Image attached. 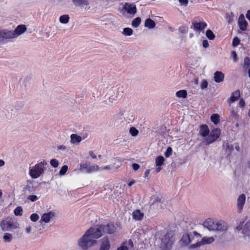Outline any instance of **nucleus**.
<instances>
[{
	"label": "nucleus",
	"mask_w": 250,
	"mask_h": 250,
	"mask_svg": "<svg viewBox=\"0 0 250 250\" xmlns=\"http://www.w3.org/2000/svg\"><path fill=\"white\" fill-rule=\"evenodd\" d=\"M198 134L204 137L202 143L206 145H209L219 138L220 135V130L218 128H215L209 133L208 126L204 125L200 126Z\"/></svg>",
	"instance_id": "nucleus-1"
},
{
	"label": "nucleus",
	"mask_w": 250,
	"mask_h": 250,
	"mask_svg": "<svg viewBox=\"0 0 250 250\" xmlns=\"http://www.w3.org/2000/svg\"><path fill=\"white\" fill-rule=\"evenodd\" d=\"M47 162L45 160L30 167L29 174L32 179H37L42 175L46 169Z\"/></svg>",
	"instance_id": "nucleus-2"
},
{
	"label": "nucleus",
	"mask_w": 250,
	"mask_h": 250,
	"mask_svg": "<svg viewBox=\"0 0 250 250\" xmlns=\"http://www.w3.org/2000/svg\"><path fill=\"white\" fill-rule=\"evenodd\" d=\"M97 243V241L93 239L86 231L79 239L78 245L83 250H87Z\"/></svg>",
	"instance_id": "nucleus-3"
},
{
	"label": "nucleus",
	"mask_w": 250,
	"mask_h": 250,
	"mask_svg": "<svg viewBox=\"0 0 250 250\" xmlns=\"http://www.w3.org/2000/svg\"><path fill=\"white\" fill-rule=\"evenodd\" d=\"M175 242L173 232L169 231L165 234L161 240V250H170Z\"/></svg>",
	"instance_id": "nucleus-4"
},
{
	"label": "nucleus",
	"mask_w": 250,
	"mask_h": 250,
	"mask_svg": "<svg viewBox=\"0 0 250 250\" xmlns=\"http://www.w3.org/2000/svg\"><path fill=\"white\" fill-rule=\"evenodd\" d=\"M86 232L93 239H98L104 234L102 226L98 227L90 228Z\"/></svg>",
	"instance_id": "nucleus-5"
},
{
	"label": "nucleus",
	"mask_w": 250,
	"mask_h": 250,
	"mask_svg": "<svg viewBox=\"0 0 250 250\" xmlns=\"http://www.w3.org/2000/svg\"><path fill=\"white\" fill-rule=\"evenodd\" d=\"M0 227L3 231H10L15 227L14 220L11 218H7L0 222Z\"/></svg>",
	"instance_id": "nucleus-6"
},
{
	"label": "nucleus",
	"mask_w": 250,
	"mask_h": 250,
	"mask_svg": "<svg viewBox=\"0 0 250 250\" xmlns=\"http://www.w3.org/2000/svg\"><path fill=\"white\" fill-rule=\"evenodd\" d=\"M214 239L213 237H204L200 242H197L196 243L193 244L189 246V249H193L200 247V246L206 244H210L213 243Z\"/></svg>",
	"instance_id": "nucleus-7"
},
{
	"label": "nucleus",
	"mask_w": 250,
	"mask_h": 250,
	"mask_svg": "<svg viewBox=\"0 0 250 250\" xmlns=\"http://www.w3.org/2000/svg\"><path fill=\"white\" fill-rule=\"evenodd\" d=\"M16 35V29L13 31L6 30H0V41L1 43L4 42V40L14 38Z\"/></svg>",
	"instance_id": "nucleus-8"
},
{
	"label": "nucleus",
	"mask_w": 250,
	"mask_h": 250,
	"mask_svg": "<svg viewBox=\"0 0 250 250\" xmlns=\"http://www.w3.org/2000/svg\"><path fill=\"white\" fill-rule=\"evenodd\" d=\"M192 25L193 29L198 33L203 31L207 26L206 22L202 21H198L197 20L192 22Z\"/></svg>",
	"instance_id": "nucleus-9"
},
{
	"label": "nucleus",
	"mask_w": 250,
	"mask_h": 250,
	"mask_svg": "<svg viewBox=\"0 0 250 250\" xmlns=\"http://www.w3.org/2000/svg\"><path fill=\"white\" fill-rule=\"evenodd\" d=\"M102 226L104 234L105 233L108 234H113L116 232L117 229V227L112 223H109L106 225Z\"/></svg>",
	"instance_id": "nucleus-10"
},
{
	"label": "nucleus",
	"mask_w": 250,
	"mask_h": 250,
	"mask_svg": "<svg viewBox=\"0 0 250 250\" xmlns=\"http://www.w3.org/2000/svg\"><path fill=\"white\" fill-rule=\"evenodd\" d=\"M124 9L127 14L132 15L137 12L136 5L134 3H125L124 5Z\"/></svg>",
	"instance_id": "nucleus-11"
},
{
	"label": "nucleus",
	"mask_w": 250,
	"mask_h": 250,
	"mask_svg": "<svg viewBox=\"0 0 250 250\" xmlns=\"http://www.w3.org/2000/svg\"><path fill=\"white\" fill-rule=\"evenodd\" d=\"M55 215V212L52 211H50L47 213H45L42 216L40 222L41 223L43 222L45 223H47L50 222V220L53 218Z\"/></svg>",
	"instance_id": "nucleus-12"
},
{
	"label": "nucleus",
	"mask_w": 250,
	"mask_h": 250,
	"mask_svg": "<svg viewBox=\"0 0 250 250\" xmlns=\"http://www.w3.org/2000/svg\"><path fill=\"white\" fill-rule=\"evenodd\" d=\"M246 201V196L245 194H242L238 197L237 200V206L239 212H241L243 209V206Z\"/></svg>",
	"instance_id": "nucleus-13"
},
{
	"label": "nucleus",
	"mask_w": 250,
	"mask_h": 250,
	"mask_svg": "<svg viewBox=\"0 0 250 250\" xmlns=\"http://www.w3.org/2000/svg\"><path fill=\"white\" fill-rule=\"evenodd\" d=\"M133 247V243L130 240L124 242L117 250H132Z\"/></svg>",
	"instance_id": "nucleus-14"
},
{
	"label": "nucleus",
	"mask_w": 250,
	"mask_h": 250,
	"mask_svg": "<svg viewBox=\"0 0 250 250\" xmlns=\"http://www.w3.org/2000/svg\"><path fill=\"white\" fill-rule=\"evenodd\" d=\"M203 226L209 230H215V222L210 219L206 220L203 223Z\"/></svg>",
	"instance_id": "nucleus-15"
},
{
	"label": "nucleus",
	"mask_w": 250,
	"mask_h": 250,
	"mask_svg": "<svg viewBox=\"0 0 250 250\" xmlns=\"http://www.w3.org/2000/svg\"><path fill=\"white\" fill-rule=\"evenodd\" d=\"M110 244L108 237H104L101 239V244L100 250H109Z\"/></svg>",
	"instance_id": "nucleus-16"
},
{
	"label": "nucleus",
	"mask_w": 250,
	"mask_h": 250,
	"mask_svg": "<svg viewBox=\"0 0 250 250\" xmlns=\"http://www.w3.org/2000/svg\"><path fill=\"white\" fill-rule=\"evenodd\" d=\"M189 241L190 243L194 242L196 243L197 242H200V239L201 238V235L197 233L196 231H194L193 232L189 233Z\"/></svg>",
	"instance_id": "nucleus-17"
},
{
	"label": "nucleus",
	"mask_w": 250,
	"mask_h": 250,
	"mask_svg": "<svg viewBox=\"0 0 250 250\" xmlns=\"http://www.w3.org/2000/svg\"><path fill=\"white\" fill-rule=\"evenodd\" d=\"M144 216V213L139 209H136L132 212V218L136 221H141Z\"/></svg>",
	"instance_id": "nucleus-18"
},
{
	"label": "nucleus",
	"mask_w": 250,
	"mask_h": 250,
	"mask_svg": "<svg viewBox=\"0 0 250 250\" xmlns=\"http://www.w3.org/2000/svg\"><path fill=\"white\" fill-rule=\"evenodd\" d=\"M215 230L224 231L227 230V226L226 224L222 221L215 222Z\"/></svg>",
	"instance_id": "nucleus-19"
},
{
	"label": "nucleus",
	"mask_w": 250,
	"mask_h": 250,
	"mask_svg": "<svg viewBox=\"0 0 250 250\" xmlns=\"http://www.w3.org/2000/svg\"><path fill=\"white\" fill-rule=\"evenodd\" d=\"M224 74L221 71H216L214 74V80L216 83H220L224 80Z\"/></svg>",
	"instance_id": "nucleus-20"
},
{
	"label": "nucleus",
	"mask_w": 250,
	"mask_h": 250,
	"mask_svg": "<svg viewBox=\"0 0 250 250\" xmlns=\"http://www.w3.org/2000/svg\"><path fill=\"white\" fill-rule=\"evenodd\" d=\"M82 140V137L76 134H72L70 136V142L71 144H77Z\"/></svg>",
	"instance_id": "nucleus-21"
},
{
	"label": "nucleus",
	"mask_w": 250,
	"mask_h": 250,
	"mask_svg": "<svg viewBox=\"0 0 250 250\" xmlns=\"http://www.w3.org/2000/svg\"><path fill=\"white\" fill-rule=\"evenodd\" d=\"M238 22L240 29L241 30L245 31L247 29V22L245 21L244 16H240L238 20Z\"/></svg>",
	"instance_id": "nucleus-22"
},
{
	"label": "nucleus",
	"mask_w": 250,
	"mask_h": 250,
	"mask_svg": "<svg viewBox=\"0 0 250 250\" xmlns=\"http://www.w3.org/2000/svg\"><path fill=\"white\" fill-rule=\"evenodd\" d=\"M27 30L25 25L21 24L17 26V36H19L24 33Z\"/></svg>",
	"instance_id": "nucleus-23"
},
{
	"label": "nucleus",
	"mask_w": 250,
	"mask_h": 250,
	"mask_svg": "<svg viewBox=\"0 0 250 250\" xmlns=\"http://www.w3.org/2000/svg\"><path fill=\"white\" fill-rule=\"evenodd\" d=\"M156 25L155 22L151 19H147L145 22V26L148 27L149 29H152L155 27Z\"/></svg>",
	"instance_id": "nucleus-24"
},
{
	"label": "nucleus",
	"mask_w": 250,
	"mask_h": 250,
	"mask_svg": "<svg viewBox=\"0 0 250 250\" xmlns=\"http://www.w3.org/2000/svg\"><path fill=\"white\" fill-rule=\"evenodd\" d=\"M189 233L184 234L181 239V241L184 245L188 246L190 244Z\"/></svg>",
	"instance_id": "nucleus-25"
},
{
	"label": "nucleus",
	"mask_w": 250,
	"mask_h": 250,
	"mask_svg": "<svg viewBox=\"0 0 250 250\" xmlns=\"http://www.w3.org/2000/svg\"><path fill=\"white\" fill-rule=\"evenodd\" d=\"M240 96V93L239 90H236L232 93L231 96L230 97V101L234 102L238 100Z\"/></svg>",
	"instance_id": "nucleus-26"
},
{
	"label": "nucleus",
	"mask_w": 250,
	"mask_h": 250,
	"mask_svg": "<svg viewBox=\"0 0 250 250\" xmlns=\"http://www.w3.org/2000/svg\"><path fill=\"white\" fill-rule=\"evenodd\" d=\"M99 170H100V167L99 166L96 164L90 165V164L89 163L88 173L98 171Z\"/></svg>",
	"instance_id": "nucleus-27"
},
{
	"label": "nucleus",
	"mask_w": 250,
	"mask_h": 250,
	"mask_svg": "<svg viewBox=\"0 0 250 250\" xmlns=\"http://www.w3.org/2000/svg\"><path fill=\"white\" fill-rule=\"evenodd\" d=\"M73 2L76 5L84 6L88 4L86 0H73Z\"/></svg>",
	"instance_id": "nucleus-28"
},
{
	"label": "nucleus",
	"mask_w": 250,
	"mask_h": 250,
	"mask_svg": "<svg viewBox=\"0 0 250 250\" xmlns=\"http://www.w3.org/2000/svg\"><path fill=\"white\" fill-rule=\"evenodd\" d=\"M165 161V158L162 156L157 157L155 159V164L157 167H161L163 165Z\"/></svg>",
	"instance_id": "nucleus-29"
},
{
	"label": "nucleus",
	"mask_w": 250,
	"mask_h": 250,
	"mask_svg": "<svg viewBox=\"0 0 250 250\" xmlns=\"http://www.w3.org/2000/svg\"><path fill=\"white\" fill-rule=\"evenodd\" d=\"M89 163H81L80 164V170L83 172L88 173Z\"/></svg>",
	"instance_id": "nucleus-30"
},
{
	"label": "nucleus",
	"mask_w": 250,
	"mask_h": 250,
	"mask_svg": "<svg viewBox=\"0 0 250 250\" xmlns=\"http://www.w3.org/2000/svg\"><path fill=\"white\" fill-rule=\"evenodd\" d=\"M164 202V200H162L161 198H160V197H156L155 198V200H154L153 202H152V204H156V205L158 206V207H160V208H164L165 207H163L162 205H161V204L162 203H163Z\"/></svg>",
	"instance_id": "nucleus-31"
},
{
	"label": "nucleus",
	"mask_w": 250,
	"mask_h": 250,
	"mask_svg": "<svg viewBox=\"0 0 250 250\" xmlns=\"http://www.w3.org/2000/svg\"><path fill=\"white\" fill-rule=\"evenodd\" d=\"M141 22V19L140 17L136 18L131 22V25L134 28L138 27Z\"/></svg>",
	"instance_id": "nucleus-32"
},
{
	"label": "nucleus",
	"mask_w": 250,
	"mask_h": 250,
	"mask_svg": "<svg viewBox=\"0 0 250 250\" xmlns=\"http://www.w3.org/2000/svg\"><path fill=\"white\" fill-rule=\"evenodd\" d=\"M176 95L179 98H185L187 96V92L185 90H181L176 93Z\"/></svg>",
	"instance_id": "nucleus-33"
},
{
	"label": "nucleus",
	"mask_w": 250,
	"mask_h": 250,
	"mask_svg": "<svg viewBox=\"0 0 250 250\" xmlns=\"http://www.w3.org/2000/svg\"><path fill=\"white\" fill-rule=\"evenodd\" d=\"M69 17L67 15H63L60 17V21L62 23L66 24L68 22Z\"/></svg>",
	"instance_id": "nucleus-34"
},
{
	"label": "nucleus",
	"mask_w": 250,
	"mask_h": 250,
	"mask_svg": "<svg viewBox=\"0 0 250 250\" xmlns=\"http://www.w3.org/2000/svg\"><path fill=\"white\" fill-rule=\"evenodd\" d=\"M133 32L131 28L126 27L123 29V34L126 36H129L132 35Z\"/></svg>",
	"instance_id": "nucleus-35"
},
{
	"label": "nucleus",
	"mask_w": 250,
	"mask_h": 250,
	"mask_svg": "<svg viewBox=\"0 0 250 250\" xmlns=\"http://www.w3.org/2000/svg\"><path fill=\"white\" fill-rule=\"evenodd\" d=\"M3 238L5 242L8 243L12 240L13 236L10 233H5L3 235Z\"/></svg>",
	"instance_id": "nucleus-36"
},
{
	"label": "nucleus",
	"mask_w": 250,
	"mask_h": 250,
	"mask_svg": "<svg viewBox=\"0 0 250 250\" xmlns=\"http://www.w3.org/2000/svg\"><path fill=\"white\" fill-rule=\"evenodd\" d=\"M234 16L231 12L228 13L226 16V19L229 23H231L234 19Z\"/></svg>",
	"instance_id": "nucleus-37"
},
{
	"label": "nucleus",
	"mask_w": 250,
	"mask_h": 250,
	"mask_svg": "<svg viewBox=\"0 0 250 250\" xmlns=\"http://www.w3.org/2000/svg\"><path fill=\"white\" fill-rule=\"evenodd\" d=\"M211 120L215 125L219 123V116L217 114H213L211 116Z\"/></svg>",
	"instance_id": "nucleus-38"
},
{
	"label": "nucleus",
	"mask_w": 250,
	"mask_h": 250,
	"mask_svg": "<svg viewBox=\"0 0 250 250\" xmlns=\"http://www.w3.org/2000/svg\"><path fill=\"white\" fill-rule=\"evenodd\" d=\"M23 191L25 194L27 193V192L32 193L33 191V187L31 185H27L23 188Z\"/></svg>",
	"instance_id": "nucleus-39"
},
{
	"label": "nucleus",
	"mask_w": 250,
	"mask_h": 250,
	"mask_svg": "<svg viewBox=\"0 0 250 250\" xmlns=\"http://www.w3.org/2000/svg\"><path fill=\"white\" fill-rule=\"evenodd\" d=\"M129 132L132 136H136L138 135L139 131L136 128L131 127L130 128Z\"/></svg>",
	"instance_id": "nucleus-40"
},
{
	"label": "nucleus",
	"mask_w": 250,
	"mask_h": 250,
	"mask_svg": "<svg viewBox=\"0 0 250 250\" xmlns=\"http://www.w3.org/2000/svg\"><path fill=\"white\" fill-rule=\"evenodd\" d=\"M206 35L209 40H213L215 37L213 33L210 30H208L206 32Z\"/></svg>",
	"instance_id": "nucleus-41"
},
{
	"label": "nucleus",
	"mask_w": 250,
	"mask_h": 250,
	"mask_svg": "<svg viewBox=\"0 0 250 250\" xmlns=\"http://www.w3.org/2000/svg\"><path fill=\"white\" fill-rule=\"evenodd\" d=\"M68 169V167L66 165H64L62 167L60 170L59 173L61 175H63L65 174Z\"/></svg>",
	"instance_id": "nucleus-42"
},
{
	"label": "nucleus",
	"mask_w": 250,
	"mask_h": 250,
	"mask_svg": "<svg viewBox=\"0 0 250 250\" xmlns=\"http://www.w3.org/2000/svg\"><path fill=\"white\" fill-rule=\"evenodd\" d=\"M39 219V216L37 213H33L30 216V219L33 222H36Z\"/></svg>",
	"instance_id": "nucleus-43"
},
{
	"label": "nucleus",
	"mask_w": 250,
	"mask_h": 250,
	"mask_svg": "<svg viewBox=\"0 0 250 250\" xmlns=\"http://www.w3.org/2000/svg\"><path fill=\"white\" fill-rule=\"evenodd\" d=\"M50 165L54 167H57L59 165V162L56 159H52L50 161Z\"/></svg>",
	"instance_id": "nucleus-44"
},
{
	"label": "nucleus",
	"mask_w": 250,
	"mask_h": 250,
	"mask_svg": "<svg viewBox=\"0 0 250 250\" xmlns=\"http://www.w3.org/2000/svg\"><path fill=\"white\" fill-rule=\"evenodd\" d=\"M172 148L171 147H168L165 153V155L166 157L168 158L172 154Z\"/></svg>",
	"instance_id": "nucleus-45"
},
{
	"label": "nucleus",
	"mask_w": 250,
	"mask_h": 250,
	"mask_svg": "<svg viewBox=\"0 0 250 250\" xmlns=\"http://www.w3.org/2000/svg\"><path fill=\"white\" fill-rule=\"evenodd\" d=\"M179 31L183 34L187 33L188 32V27L185 26H182L179 28Z\"/></svg>",
	"instance_id": "nucleus-46"
},
{
	"label": "nucleus",
	"mask_w": 250,
	"mask_h": 250,
	"mask_svg": "<svg viewBox=\"0 0 250 250\" xmlns=\"http://www.w3.org/2000/svg\"><path fill=\"white\" fill-rule=\"evenodd\" d=\"M208 83L206 80H203L201 83V88L204 89L208 87Z\"/></svg>",
	"instance_id": "nucleus-47"
},
{
	"label": "nucleus",
	"mask_w": 250,
	"mask_h": 250,
	"mask_svg": "<svg viewBox=\"0 0 250 250\" xmlns=\"http://www.w3.org/2000/svg\"><path fill=\"white\" fill-rule=\"evenodd\" d=\"M240 42V40L237 37H235L233 40L232 44L234 46H236L239 44Z\"/></svg>",
	"instance_id": "nucleus-48"
},
{
	"label": "nucleus",
	"mask_w": 250,
	"mask_h": 250,
	"mask_svg": "<svg viewBox=\"0 0 250 250\" xmlns=\"http://www.w3.org/2000/svg\"><path fill=\"white\" fill-rule=\"evenodd\" d=\"M27 198L28 200H30L31 201L34 202L38 199V197L36 195H29L27 197Z\"/></svg>",
	"instance_id": "nucleus-49"
},
{
	"label": "nucleus",
	"mask_w": 250,
	"mask_h": 250,
	"mask_svg": "<svg viewBox=\"0 0 250 250\" xmlns=\"http://www.w3.org/2000/svg\"><path fill=\"white\" fill-rule=\"evenodd\" d=\"M58 149L59 150H62L64 151H66V152L68 151L67 147L64 145H60V146H58Z\"/></svg>",
	"instance_id": "nucleus-50"
},
{
	"label": "nucleus",
	"mask_w": 250,
	"mask_h": 250,
	"mask_svg": "<svg viewBox=\"0 0 250 250\" xmlns=\"http://www.w3.org/2000/svg\"><path fill=\"white\" fill-rule=\"evenodd\" d=\"M22 214V209L21 207H17V215H21Z\"/></svg>",
	"instance_id": "nucleus-51"
},
{
	"label": "nucleus",
	"mask_w": 250,
	"mask_h": 250,
	"mask_svg": "<svg viewBox=\"0 0 250 250\" xmlns=\"http://www.w3.org/2000/svg\"><path fill=\"white\" fill-rule=\"evenodd\" d=\"M230 114H231V116H232L233 117H234L235 118H237L238 116V114L234 111L233 109H231Z\"/></svg>",
	"instance_id": "nucleus-52"
},
{
	"label": "nucleus",
	"mask_w": 250,
	"mask_h": 250,
	"mask_svg": "<svg viewBox=\"0 0 250 250\" xmlns=\"http://www.w3.org/2000/svg\"><path fill=\"white\" fill-rule=\"evenodd\" d=\"M111 168V166H106L100 167V170H109Z\"/></svg>",
	"instance_id": "nucleus-53"
},
{
	"label": "nucleus",
	"mask_w": 250,
	"mask_h": 250,
	"mask_svg": "<svg viewBox=\"0 0 250 250\" xmlns=\"http://www.w3.org/2000/svg\"><path fill=\"white\" fill-rule=\"evenodd\" d=\"M132 167L133 169L136 171L139 168L140 166L137 164H133L132 165Z\"/></svg>",
	"instance_id": "nucleus-54"
},
{
	"label": "nucleus",
	"mask_w": 250,
	"mask_h": 250,
	"mask_svg": "<svg viewBox=\"0 0 250 250\" xmlns=\"http://www.w3.org/2000/svg\"><path fill=\"white\" fill-rule=\"evenodd\" d=\"M245 105V101H244L243 99H241L240 101H239V105L241 107H244Z\"/></svg>",
	"instance_id": "nucleus-55"
},
{
	"label": "nucleus",
	"mask_w": 250,
	"mask_h": 250,
	"mask_svg": "<svg viewBox=\"0 0 250 250\" xmlns=\"http://www.w3.org/2000/svg\"><path fill=\"white\" fill-rule=\"evenodd\" d=\"M89 155L92 157L93 159H96L97 158L96 155L92 151H90L89 152Z\"/></svg>",
	"instance_id": "nucleus-56"
},
{
	"label": "nucleus",
	"mask_w": 250,
	"mask_h": 250,
	"mask_svg": "<svg viewBox=\"0 0 250 250\" xmlns=\"http://www.w3.org/2000/svg\"><path fill=\"white\" fill-rule=\"evenodd\" d=\"M180 3L183 5H187L188 3V0H179Z\"/></svg>",
	"instance_id": "nucleus-57"
},
{
	"label": "nucleus",
	"mask_w": 250,
	"mask_h": 250,
	"mask_svg": "<svg viewBox=\"0 0 250 250\" xmlns=\"http://www.w3.org/2000/svg\"><path fill=\"white\" fill-rule=\"evenodd\" d=\"M208 45H209L208 42V41L207 40H204L203 41V46L205 48H207L208 46Z\"/></svg>",
	"instance_id": "nucleus-58"
},
{
	"label": "nucleus",
	"mask_w": 250,
	"mask_h": 250,
	"mask_svg": "<svg viewBox=\"0 0 250 250\" xmlns=\"http://www.w3.org/2000/svg\"><path fill=\"white\" fill-rule=\"evenodd\" d=\"M32 227L31 226H27L25 229V231L27 233H30L31 231Z\"/></svg>",
	"instance_id": "nucleus-59"
},
{
	"label": "nucleus",
	"mask_w": 250,
	"mask_h": 250,
	"mask_svg": "<svg viewBox=\"0 0 250 250\" xmlns=\"http://www.w3.org/2000/svg\"><path fill=\"white\" fill-rule=\"evenodd\" d=\"M244 63L246 65H249L250 64V59L248 58H245Z\"/></svg>",
	"instance_id": "nucleus-60"
},
{
	"label": "nucleus",
	"mask_w": 250,
	"mask_h": 250,
	"mask_svg": "<svg viewBox=\"0 0 250 250\" xmlns=\"http://www.w3.org/2000/svg\"><path fill=\"white\" fill-rule=\"evenodd\" d=\"M246 18L250 21V10L247 11V13L246 15Z\"/></svg>",
	"instance_id": "nucleus-61"
},
{
	"label": "nucleus",
	"mask_w": 250,
	"mask_h": 250,
	"mask_svg": "<svg viewBox=\"0 0 250 250\" xmlns=\"http://www.w3.org/2000/svg\"><path fill=\"white\" fill-rule=\"evenodd\" d=\"M5 165V162L3 160L0 159V167H2Z\"/></svg>",
	"instance_id": "nucleus-62"
},
{
	"label": "nucleus",
	"mask_w": 250,
	"mask_h": 250,
	"mask_svg": "<svg viewBox=\"0 0 250 250\" xmlns=\"http://www.w3.org/2000/svg\"><path fill=\"white\" fill-rule=\"evenodd\" d=\"M135 183V181H132L131 182H130L128 184V186L129 187H131Z\"/></svg>",
	"instance_id": "nucleus-63"
},
{
	"label": "nucleus",
	"mask_w": 250,
	"mask_h": 250,
	"mask_svg": "<svg viewBox=\"0 0 250 250\" xmlns=\"http://www.w3.org/2000/svg\"><path fill=\"white\" fill-rule=\"evenodd\" d=\"M81 137H82V139H84L85 138H86L87 137V133L83 134H82V136H81Z\"/></svg>",
	"instance_id": "nucleus-64"
}]
</instances>
